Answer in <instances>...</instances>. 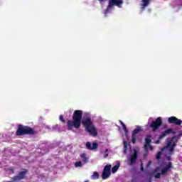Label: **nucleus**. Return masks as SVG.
<instances>
[{
	"mask_svg": "<svg viewBox=\"0 0 182 182\" xmlns=\"http://www.w3.org/2000/svg\"><path fill=\"white\" fill-rule=\"evenodd\" d=\"M81 124H82L86 132L90 136H92V137L97 136V129H96L95 124L92 121L90 114L85 112L83 117L82 110H75L73 114V120H68L67 122L68 130H73V127L75 129H79Z\"/></svg>",
	"mask_w": 182,
	"mask_h": 182,
	"instance_id": "1",
	"label": "nucleus"
},
{
	"mask_svg": "<svg viewBox=\"0 0 182 182\" xmlns=\"http://www.w3.org/2000/svg\"><path fill=\"white\" fill-rule=\"evenodd\" d=\"M182 137V132H180L177 136H173L166 144V146L161 148V151L167 149L168 150L169 156H172L174 154V149H176V146H177V143Z\"/></svg>",
	"mask_w": 182,
	"mask_h": 182,
	"instance_id": "2",
	"label": "nucleus"
},
{
	"mask_svg": "<svg viewBox=\"0 0 182 182\" xmlns=\"http://www.w3.org/2000/svg\"><path fill=\"white\" fill-rule=\"evenodd\" d=\"M35 134H36V132H35V129H33V128L29 126H24L22 124L18 125V129L16 132V136H35Z\"/></svg>",
	"mask_w": 182,
	"mask_h": 182,
	"instance_id": "3",
	"label": "nucleus"
},
{
	"mask_svg": "<svg viewBox=\"0 0 182 182\" xmlns=\"http://www.w3.org/2000/svg\"><path fill=\"white\" fill-rule=\"evenodd\" d=\"M123 5V0H109V4L107 9L105 10V14L109 12L111 9H113V6H118V8H122Z\"/></svg>",
	"mask_w": 182,
	"mask_h": 182,
	"instance_id": "4",
	"label": "nucleus"
},
{
	"mask_svg": "<svg viewBox=\"0 0 182 182\" xmlns=\"http://www.w3.org/2000/svg\"><path fill=\"white\" fill-rule=\"evenodd\" d=\"M163 124V119L161 117H159L155 121H152L149 124V127L152 129V132H157L158 129H160Z\"/></svg>",
	"mask_w": 182,
	"mask_h": 182,
	"instance_id": "5",
	"label": "nucleus"
},
{
	"mask_svg": "<svg viewBox=\"0 0 182 182\" xmlns=\"http://www.w3.org/2000/svg\"><path fill=\"white\" fill-rule=\"evenodd\" d=\"M144 150L146 152L149 151V149L151 151L154 149L153 146H151V134L146 135V136L145 138V144L144 145Z\"/></svg>",
	"mask_w": 182,
	"mask_h": 182,
	"instance_id": "6",
	"label": "nucleus"
},
{
	"mask_svg": "<svg viewBox=\"0 0 182 182\" xmlns=\"http://www.w3.org/2000/svg\"><path fill=\"white\" fill-rule=\"evenodd\" d=\"M110 168H112V165L110 164L105 166L102 175V180H106L110 177V174H112V172H110Z\"/></svg>",
	"mask_w": 182,
	"mask_h": 182,
	"instance_id": "7",
	"label": "nucleus"
},
{
	"mask_svg": "<svg viewBox=\"0 0 182 182\" xmlns=\"http://www.w3.org/2000/svg\"><path fill=\"white\" fill-rule=\"evenodd\" d=\"M172 168H174V166H173V163L171 161H169L167 165L164 167V168H162V170L161 171V174H162V176H167V173H168V171H171Z\"/></svg>",
	"mask_w": 182,
	"mask_h": 182,
	"instance_id": "8",
	"label": "nucleus"
},
{
	"mask_svg": "<svg viewBox=\"0 0 182 182\" xmlns=\"http://www.w3.org/2000/svg\"><path fill=\"white\" fill-rule=\"evenodd\" d=\"M168 123L169 124H175V126H180L181 125L182 121L176 117H170L168 119Z\"/></svg>",
	"mask_w": 182,
	"mask_h": 182,
	"instance_id": "9",
	"label": "nucleus"
},
{
	"mask_svg": "<svg viewBox=\"0 0 182 182\" xmlns=\"http://www.w3.org/2000/svg\"><path fill=\"white\" fill-rule=\"evenodd\" d=\"M176 132H174L173 129H167L166 130L164 131L159 136V140H162V139H164V137H166V136L168 135V134H175Z\"/></svg>",
	"mask_w": 182,
	"mask_h": 182,
	"instance_id": "10",
	"label": "nucleus"
},
{
	"mask_svg": "<svg viewBox=\"0 0 182 182\" xmlns=\"http://www.w3.org/2000/svg\"><path fill=\"white\" fill-rule=\"evenodd\" d=\"M141 132V129L140 127H137L136 129H134L132 132V144H134L136 143V134H139Z\"/></svg>",
	"mask_w": 182,
	"mask_h": 182,
	"instance_id": "11",
	"label": "nucleus"
},
{
	"mask_svg": "<svg viewBox=\"0 0 182 182\" xmlns=\"http://www.w3.org/2000/svg\"><path fill=\"white\" fill-rule=\"evenodd\" d=\"M99 144H97V142H92V143L89 141L86 143V149H87V150H96Z\"/></svg>",
	"mask_w": 182,
	"mask_h": 182,
	"instance_id": "12",
	"label": "nucleus"
},
{
	"mask_svg": "<svg viewBox=\"0 0 182 182\" xmlns=\"http://www.w3.org/2000/svg\"><path fill=\"white\" fill-rule=\"evenodd\" d=\"M137 160V151L134 150V154L131 156L130 158V164H134Z\"/></svg>",
	"mask_w": 182,
	"mask_h": 182,
	"instance_id": "13",
	"label": "nucleus"
},
{
	"mask_svg": "<svg viewBox=\"0 0 182 182\" xmlns=\"http://www.w3.org/2000/svg\"><path fill=\"white\" fill-rule=\"evenodd\" d=\"M119 167L120 162H117V164L112 168V174H114V173H117V170H119Z\"/></svg>",
	"mask_w": 182,
	"mask_h": 182,
	"instance_id": "14",
	"label": "nucleus"
},
{
	"mask_svg": "<svg viewBox=\"0 0 182 182\" xmlns=\"http://www.w3.org/2000/svg\"><path fill=\"white\" fill-rule=\"evenodd\" d=\"M141 2V9H145L146 7L149 6V4H150V0H142Z\"/></svg>",
	"mask_w": 182,
	"mask_h": 182,
	"instance_id": "15",
	"label": "nucleus"
},
{
	"mask_svg": "<svg viewBox=\"0 0 182 182\" xmlns=\"http://www.w3.org/2000/svg\"><path fill=\"white\" fill-rule=\"evenodd\" d=\"M80 157H81L83 163H87V161H89V159L87 157H86V154H82L80 155Z\"/></svg>",
	"mask_w": 182,
	"mask_h": 182,
	"instance_id": "16",
	"label": "nucleus"
},
{
	"mask_svg": "<svg viewBox=\"0 0 182 182\" xmlns=\"http://www.w3.org/2000/svg\"><path fill=\"white\" fill-rule=\"evenodd\" d=\"M129 148V142L124 141V153L127 152V149Z\"/></svg>",
	"mask_w": 182,
	"mask_h": 182,
	"instance_id": "17",
	"label": "nucleus"
},
{
	"mask_svg": "<svg viewBox=\"0 0 182 182\" xmlns=\"http://www.w3.org/2000/svg\"><path fill=\"white\" fill-rule=\"evenodd\" d=\"M91 178L92 180H97V178H99V173L97 172H94V173L92 174V176H91Z\"/></svg>",
	"mask_w": 182,
	"mask_h": 182,
	"instance_id": "18",
	"label": "nucleus"
},
{
	"mask_svg": "<svg viewBox=\"0 0 182 182\" xmlns=\"http://www.w3.org/2000/svg\"><path fill=\"white\" fill-rule=\"evenodd\" d=\"M119 122L121 123L122 129L124 130L125 133H127V127H126V124H124L122 121H119Z\"/></svg>",
	"mask_w": 182,
	"mask_h": 182,
	"instance_id": "19",
	"label": "nucleus"
},
{
	"mask_svg": "<svg viewBox=\"0 0 182 182\" xmlns=\"http://www.w3.org/2000/svg\"><path fill=\"white\" fill-rule=\"evenodd\" d=\"M75 167H82V166H83V164H82V161H76L75 163Z\"/></svg>",
	"mask_w": 182,
	"mask_h": 182,
	"instance_id": "20",
	"label": "nucleus"
},
{
	"mask_svg": "<svg viewBox=\"0 0 182 182\" xmlns=\"http://www.w3.org/2000/svg\"><path fill=\"white\" fill-rule=\"evenodd\" d=\"M161 151H159L156 156V159L157 160H160V159H161Z\"/></svg>",
	"mask_w": 182,
	"mask_h": 182,
	"instance_id": "21",
	"label": "nucleus"
},
{
	"mask_svg": "<svg viewBox=\"0 0 182 182\" xmlns=\"http://www.w3.org/2000/svg\"><path fill=\"white\" fill-rule=\"evenodd\" d=\"M59 119H60L61 123H66L65 118H63V115H60Z\"/></svg>",
	"mask_w": 182,
	"mask_h": 182,
	"instance_id": "22",
	"label": "nucleus"
},
{
	"mask_svg": "<svg viewBox=\"0 0 182 182\" xmlns=\"http://www.w3.org/2000/svg\"><path fill=\"white\" fill-rule=\"evenodd\" d=\"M155 178H160V177H161V173H158L156 174H155L154 176Z\"/></svg>",
	"mask_w": 182,
	"mask_h": 182,
	"instance_id": "23",
	"label": "nucleus"
},
{
	"mask_svg": "<svg viewBox=\"0 0 182 182\" xmlns=\"http://www.w3.org/2000/svg\"><path fill=\"white\" fill-rule=\"evenodd\" d=\"M141 171H144V167L143 166V162H141Z\"/></svg>",
	"mask_w": 182,
	"mask_h": 182,
	"instance_id": "24",
	"label": "nucleus"
},
{
	"mask_svg": "<svg viewBox=\"0 0 182 182\" xmlns=\"http://www.w3.org/2000/svg\"><path fill=\"white\" fill-rule=\"evenodd\" d=\"M160 140H161V139H159L158 138V140H156V141H155V144H160Z\"/></svg>",
	"mask_w": 182,
	"mask_h": 182,
	"instance_id": "25",
	"label": "nucleus"
},
{
	"mask_svg": "<svg viewBox=\"0 0 182 182\" xmlns=\"http://www.w3.org/2000/svg\"><path fill=\"white\" fill-rule=\"evenodd\" d=\"M166 159L168 160V161H170L171 160V156H166Z\"/></svg>",
	"mask_w": 182,
	"mask_h": 182,
	"instance_id": "26",
	"label": "nucleus"
},
{
	"mask_svg": "<svg viewBox=\"0 0 182 182\" xmlns=\"http://www.w3.org/2000/svg\"><path fill=\"white\" fill-rule=\"evenodd\" d=\"M108 156H109V154H104V159H107Z\"/></svg>",
	"mask_w": 182,
	"mask_h": 182,
	"instance_id": "27",
	"label": "nucleus"
},
{
	"mask_svg": "<svg viewBox=\"0 0 182 182\" xmlns=\"http://www.w3.org/2000/svg\"><path fill=\"white\" fill-rule=\"evenodd\" d=\"M99 1H100L101 2H102V1H105V0H99Z\"/></svg>",
	"mask_w": 182,
	"mask_h": 182,
	"instance_id": "28",
	"label": "nucleus"
},
{
	"mask_svg": "<svg viewBox=\"0 0 182 182\" xmlns=\"http://www.w3.org/2000/svg\"><path fill=\"white\" fill-rule=\"evenodd\" d=\"M105 153H107V149H106Z\"/></svg>",
	"mask_w": 182,
	"mask_h": 182,
	"instance_id": "29",
	"label": "nucleus"
},
{
	"mask_svg": "<svg viewBox=\"0 0 182 182\" xmlns=\"http://www.w3.org/2000/svg\"><path fill=\"white\" fill-rule=\"evenodd\" d=\"M85 182H89V181H85Z\"/></svg>",
	"mask_w": 182,
	"mask_h": 182,
	"instance_id": "30",
	"label": "nucleus"
}]
</instances>
